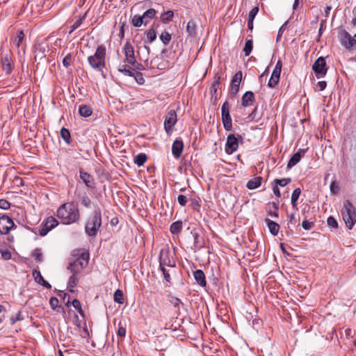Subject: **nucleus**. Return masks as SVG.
Instances as JSON below:
<instances>
[{"instance_id":"obj_39","label":"nucleus","mask_w":356,"mask_h":356,"mask_svg":"<svg viewBox=\"0 0 356 356\" xmlns=\"http://www.w3.org/2000/svg\"><path fill=\"white\" fill-rule=\"evenodd\" d=\"M168 300L178 310H179L180 305H183V302L179 298L173 296H169Z\"/></svg>"},{"instance_id":"obj_63","label":"nucleus","mask_w":356,"mask_h":356,"mask_svg":"<svg viewBox=\"0 0 356 356\" xmlns=\"http://www.w3.org/2000/svg\"><path fill=\"white\" fill-rule=\"evenodd\" d=\"M81 24H82V18H80L79 19L76 20L72 24V26H71V30H70V33H72L74 31H75L76 29H78L81 26Z\"/></svg>"},{"instance_id":"obj_29","label":"nucleus","mask_w":356,"mask_h":356,"mask_svg":"<svg viewBox=\"0 0 356 356\" xmlns=\"http://www.w3.org/2000/svg\"><path fill=\"white\" fill-rule=\"evenodd\" d=\"M79 280V277L76 274L72 273V275L70 277L67 283V288L69 289L70 292H74L73 289L77 285Z\"/></svg>"},{"instance_id":"obj_62","label":"nucleus","mask_w":356,"mask_h":356,"mask_svg":"<svg viewBox=\"0 0 356 356\" xmlns=\"http://www.w3.org/2000/svg\"><path fill=\"white\" fill-rule=\"evenodd\" d=\"M10 207V204L8 201L1 199L0 200V208L2 209H8Z\"/></svg>"},{"instance_id":"obj_18","label":"nucleus","mask_w":356,"mask_h":356,"mask_svg":"<svg viewBox=\"0 0 356 356\" xmlns=\"http://www.w3.org/2000/svg\"><path fill=\"white\" fill-rule=\"evenodd\" d=\"M80 178L86 186L88 188H94L95 182L94 179L91 175L85 172L82 168L79 169Z\"/></svg>"},{"instance_id":"obj_9","label":"nucleus","mask_w":356,"mask_h":356,"mask_svg":"<svg viewBox=\"0 0 356 356\" xmlns=\"http://www.w3.org/2000/svg\"><path fill=\"white\" fill-rule=\"evenodd\" d=\"M159 265L160 267L167 266L170 268L175 267V261L171 256L169 248L161 249L159 254Z\"/></svg>"},{"instance_id":"obj_51","label":"nucleus","mask_w":356,"mask_h":356,"mask_svg":"<svg viewBox=\"0 0 356 356\" xmlns=\"http://www.w3.org/2000/svg\"><path fill=\"white\" fill-rule=\"evenodd\" d=\"M134 76L135 78L136 81L138 83L143 85L145 83V79L141 72H136V73H134Z\"/></svg>"},{"instance_id":"obj_45","label":"nucleus","mask_w":356,"mask_h":356,"mask_svg":"<svg viewBox=\"0 0 356 356\" xmlns=\"http://www.w3.org/2000/svg\"><path fill=\"white\" fill-rule=\"evenodd\" d=\"M167 266H162L160 267L161 270L162 271L163 274L164 279L166 282H171V277H170V270L166 268Z\"/></svg>"},{"instance_id":"obj_42","label":"nucleus","mask_w":356,"mask_h":356,"mask_svg":"<svg viewBox=\"0 0 356 356\" xmlns=\"http://www.w3.org/2000/svg\"><path fill=\"white\" fill-rule=\"evenodd\" d=\"M160 39L165 45H167L171 40V35L168 31H165L161 33Z\"/></svg>"},{"instance_id":"obj_50","label":"nucleus","mask_w":356,"mask_h":356,"mask_svg":"<svg viewBox=\"0 0 356 356\" xmlns=\"http://www.w3.org/2000/svg\"><path fill=\"white\" fill-rule=\"evenodd\" d=\"M330 188L332 194L336 195L339 193V187L337 181L334 180L332 181Z\"/></svg>"},{"instance_id":"obj_53","label":"nucleus","mask_w":356,"mask_h":356,"mask_svg":"<svg viewBox=\"0 0 356 356\" xmlns=\"http://www.w3.org/2000/svg\"><path fill=\"white\" fill-rule=\"evenodd\" d=\"M23 318L22 317V312L19 311L17 314L16 317L11 316L10 318V322L11 325H14L17 321H22Z\"/></svg>"},{"instance_id":"obj_24","label":"nucleus","mask_w":356,"mask_h":356,"mask_svg":"<svg viewBox=\"0 0 356 356\" xmlns=\"http://www.w3.org/2000/svg\"><path fill=\"white\" fill-rule=\"evenodd\" d=\"M33 276L37 283L41 284L43 286L47 287V289H50L51 287V284H49L46 280H44L39 270H34L33 272Z\"/></svg>"},{"instance_id":"obj_1","label":"nucleus","mask_w":356,"mask_h":356,"mask_svg":"<svg viewBox=\"0 0 356 356\" xmlns=\"http://www.w3.org/2000/svg\"><path fill=\"white\" fill-rule=\"evenodd\" d=\"M57 217L62 223L70 225L79 221L80 218L79 211L74 202L64 203L59 207L56 213Z\"/></svg>"},{"instance_id":"obj_55","label":"nucleus","mask_w":356,"mask_h":356,"mask_svg":"<svg viewBox=\"0 0 356 356\" xmlns=\"http://www.w3.org/2000/svg\"><path fill=\"white\" fill-rule=\"evenodd\" d=\"M302 226L303 229H305V230H310L314 226V222H309L307 220H304L302 221Z\"/></svg>"},{"instance_id":"obj_32","label":"nucleus","mask_w":356,"mask_h":356,"mask_svg":"<svg viewBox=\"0 0 356 356\" xmlns=\"http://www.w3.org/2000/svg\"><path fill=\"white\" fill-rule=\"evenodd\" d=\"M197 26L195 23L191 20L188 22L186 26V32L188 33V35L191 37H195L197 34Z\"/></svg>"},{"instance_id":"obj_3","label":"nucleus","mask_w":356,"mask_h":356,"mask_svg":"<svg viewBox=\"0 0 356 356\" xmlns=\"http://www.w3.org/2000/svg\"><path fill=\"white\" fill-rule=\"evenodd\" d=\"M102 225V213L99 208H97L90 216L85 226V232L89 236H96Z\"/></svg>"},{"instance_id":"obj_57","label":"nucleus","mask_w":356,"mask_h":356,"mask_svg":"<svg viewBox=\"0 0 356 356\" xmlns=\"http://www.w3.org/2000/svg\"><path fill=\"white\" fill-rule=\"evenodd\" d=\"M2 258L6 260H9L11 259L12 254L11 252L8 250H4L0 251Z\"/></svg>"},{"instance_id":"obj_61","label":"nucleus","mask_w":356,"mask_h":356,"mask_svg":"<svg viewBox=\"0 0 356 356\" xmlns=\"http://www.w3.org/2000/svg\"><path fill=\"white\" fill-rule=\"evenodd\" d=\"M81 203L85 207L89 208L91 205V200L88 197L84 196L81 200Z\"/></svg>"},{"instance_id":"obj_14","label":"nucleus","mask_w":356,"mask_h":356,"mask_svg":"<svg viewBox=\"0 0 356 356\" xmlns=\"http://www.w3.org/2000/svg\"><path fill=\"white\" fill-rule=\"evenodd\" d=\"M15 223L7 215L0 216V234H7L13 228Z\"/></svg>"},{"instance_id":"obj_17","label":"nucleus","mask_w":356,"mask_h":356,"mask_svg":"<svg viewBox=\"0 0 356 356\" xmlns=\"http://www.w3.org/2000/svg\"><path fill=\"white\" fill-rule=\"evenodd\" d=\"M242 76V72L238 71L232 77L230 86V93L232 95H236L238 92Z\"/></svg>"},{"instance_id":"obj_56","label":"nucleus","mask_w":356,"mask_h":356,"mask_svg":"<svg viewBox=\"0 0 356 356\" xmlns=\"http://www.w3.org/2000/svg\"><path fill=\"white\" fill-rule=\"evenodd\" d=\"M259 12V7L255 6L254 7L249 13L248 14V19L253 20L254 19L256 15H257Z\"/></svg>"},{"instance_id":"obj_52","label":"nucleus","mask_w":356,"mask_h":356,"mask_svg":"<svg viewBox=\"0 0 356 356\" xmlns=\"http://www.w3.org/2000/svg\"><path fill=\"white\" fill-rule=\"evenodd\" d=\"M58 303H59V301H58V299L56 297H52L50 298V300H49V305L51 306V307L54 309V310H56L57 308H58Z\"/></svg>"},{"instance_id":"obj_37","label":"nucleus","mask_w":356,"mask_h":356,"mask_svg":"<svg viewBox=\"0 0 356 356\" xmlns=\"http://www.w3.org/2000/svg\"><path fill=\"white\" fill-rule=\"evenodd\" d=\"M253 49V41L252 40H247L243 47V51L245 56H248Z\"/></svg>"},{"instance_id":"obj_43","label":"nucleus","mask_w":356,"mask_h":356,"mask_svg":"<svg viewBox=\"0 0 356 356\" xmlns=\"http://www.w3.org/2000/svg\"><path fill=\"white\" fill-rule=\"evenodd\" d=\"M291 181V178L275 179L274 180V182L275 183V185L277 186H280L282 187L286 186Z\"/></svg>"},{"instance_id":"obj_33","label":"nucleus","mask_w":356,"mask_h":356,"mask_svg":"<svg viewBox=\"0 0 356 356\" xmlns=\"http://www.w3.org/2000/svg\"><path fill=\"white\" fill-rule=\"evenodd\" d=\"M147 160V155L145 153H140L134 158V163L140 167L143 165Z\"/></svg>"},{"instance_id":"obj_5","label":"nucleus","mask_w":356,"mask_h":356,"mask_svg":"<svg viewBox=\"0 0 356 356\" xmlns=\"http://www.w3.org/2000/svg\"><path fill=\"white\" fill-rule=\"evenodd\" d=\"M88 261L89 252L83 251L75 261L69 264L67 269L72 273L79 275L88 266Z\"/></svg>"},{"instance_id":"obj_25","label":"nucleus","mask_w":356,"mask_h":356,"mask_svg":"<svg viewBox=\"0 0 356 356\" xmlns=\"http://www.w3.org/2000/svg\"><path fill=\"white\" fill-rule=\"evenodd\" d=\"M265 222L269 229L270 232L273 236H277L280 230V225L269 218H266Z\"/></svg>"},{"instance_id":"obj_21","label":"nucleus","mask_w":356,"mask_h":356,"mask_svg":"<svg viewBox=\"0 0 356 356\" xmlns=\"http://www.w3.org/2000/svg\"><path fill=\"white\" fill-rule=\"evenodd\" d=\"M255 101L254 94L251 91L245 92L242 96L241 105L243 107L252 106Z\"/></svg>"},{"instance_id":"obj_8","label":"nucleus","mask_w":356,"mask_h":356,"mask_svg":"<svg viewBox=\"0 0 356 356\" xmlns=\"http://www.w3.org/2000/svg\"><path fill=\"white\" fill-rule=\"evenodd\" d=\"M1 65L2 70L6 74L11 73L14 68V62L13 60V54L11 52H2L1 55Z\"/></svg>"},{"instance_id":"obj_10","label":"nucleus","mask_w":356,"mask_h":356,"mask_svg":"<svg viewBox=\"0 0 356 356\" xmlns=\"http://www.w3.org/2000/svg\"><path fill=\"white\" fill-rule=\"evenodd\" d=\"M177 122V115L175 110H170L165 117L164 129L168 135L171 134L173 127Z\"/></svg>"},{"instance_id":"obj_26","label":"nucleus","mask_w":356,"mask_h":356,"mask_svg":"<svg viewBox=\"0 0 356 356\" xmlns=\"http://www.w3.org/2000/svg\"><path fill=\"white\" fill-rule=\"evenodd\" d=\"M118 70H119V72H122V74H124L126 76H133L134 74V71L138 70L134 69V67L131 65H129L127 63V65H121L119 67Z\"/></svg>"},{"instance_id":"obj_7","label":"nucleus","mask_w":356,"mask_h":356,"mask_svg":"<svg viewBox=\"0 0 356 356\" xmlns=\"http://www.w3.org/2000/svg\"><path fill=\"white\" fill-rule=\"evenodd\" d=\"M229 104L225 101L221 107L222 122L225 129L227 131H232V122L229 113Z\"/></svg>"},{"instance_id":"obj_60","label":"nucleus","mask_w":356,"mask_h":356,"mask_svg":"<svg viewBox=\"0 0 356 356\" xmlns=\"http://www.w3.org/2000/svg\"><path fill=\"white\" fill-rule=\"evenodd\" d=\"M187 198L184 195H179L177 197V202L181 206H185L187 203Z\"/></svg>"},{"instance_id":"obj_31","label":"nucleus","mask_w":356,"mask_h":356,"mask_svg":"<svg viewBox=\"0 0 356 356\" xmlns=\"http://www.w3.org/2000/svg\"><path fill=\"white\" fill-rule=\"evenodd\" d=\"M79 113L81 116L88 118L92 113L90 106L87 105H81L79 108Z\"/></svg>"},{"instance_id":"obj_2","label":"nucleus","mask_w":356,"mask_h":356,"mask_svg":"<svg viewBox=\"0 0 356 356\" xmlns=\"http://www.w3.org/2000/svg\"><path fill=\"white\" fill-rule=\"evenodd\" d=\"M106 48L105 45H99L93 55L88 57V62L93 70L98 72H103L106 68Z\"/></svg>"},{"instance_id":"obj_15","label":"nucleus","mask_w":356,"mask_h":356,"mask_svg":"<svg viewBox=\"0 0 356 356\" xmlns=\"http://www.w3.org/2000/svg\"><path fill=\"white\" fill-rule=\"evenodd\" d=\"M339 38L341 45L346 49H350L356 44V40L345 30L339 33Z\"/></svg>"},{"instance_id":"obj_16","label":"nucleus","mask_w":356,"mask_h":356,"mask_svg":"<svg viewBox=\"0 0 356 356\" xmlns=\"http://www.w3.org/2000/svg\"><path fill=\"white\" fill-rule=\"evenodd\" d=\"M238 147V140L234 134H229L227 138L225 143V152L232 154L237 150Z\"/></svg>"},{"instance_id":"obj_59","label":"nucleus","mask_w":356,"mask_h":356,"mask_svg":"<svg viewBox=\"0 0 356 356\" xmlns=\"http://www.w3.org/2000/svg\"><path fill=\"white\" fill-rule=\"evenodd\" d=\"M295 223H296L295 215L293 214V213L288 214L287 215V225H288V227L289 228V225H294Z\"/></svg>"},{"instance_id":"obj_6","label":"nucleus","mask_w":356,"mask_h":356,"mask_svg":"<svg viewBox=\"0 0 356 356\" xmlns=\"http://www.w3.org/2000/svg\"><path fill=\"white\" fill-rule=\"evenodd\" d=\"M123 53L125 57V62L131 65L134 69L142 70L143 65L136 60L134 54V48L130 41L127 40L123 47Z\"/></svg>"},{"instance_id":"obj_35","label":"nucleus","mask_w":356,"mask_h":356,"mask_svg":"<svg viewBox=\"0 0 356 356\" xmlns=\"http://www.w3.org/2000/svg\"><path fill=\"white\" fill-rule=\"evenodd\" d=\"M173 17H174V13H173V11L168 10V11L163 13L161 15V20L163 23H167V22L172 21Z\"/></svg>"},{"instance_id":"obj_20","label":"nucleus","mask_w":356,"mask_h":356,"mask_svg":"<svg viewBox=\"0 0 356 356\" xmlns=\"http://www.w3.org/2000/svg\"><path fill=\"white\" fill-rule=\"evenodd\" d=\"M48 46L46 43L42 42L35 45V58H39L42 59L46 56Z\"/></svg>"},{"instance_id":"obj_23","label":"nucleus","mask_w":356,"mask_h":356,"mask_svg":"<svg viewBox=\"0 0 356 356\" xmlns=\"http://www.w3.org/2000/svg\"><path fill=\"white\" fill-rule=\"evenodd\" d=\"M193 276L197 284L203 287L206 286V277L204 272L202 270H196L193 273Z\"/></svg>"},{"instance_id":"obj_47","label":"nucleus","mask_w":356,"mask_h":356,"mask_svg":"<svg viewBox=\"0 0 356 356\" xmlns=\"http://www.w3.org/2000/svg\"><path fill=\"white\" fill-rule=\"evenodd\" d=\"M126 332H127V330H126L125 326L123 325L121 322H120L118 323V331H117L118 336L120 337H124L126 335Z\"/></svg>"},{"instance_id":"obj_27","label":"nucleus","mask_w":356,"mask_h":356,"mask_svg":"<svg viewBox=\"0 0 356 356\" xmlns=\"http://www.w3.org/2000/svg\"><path fill=\"white\" fill-rule=\"evenodd\" d=\"M261 177H256L247 183V188L250 190L256 189L261 186Z\"/></svg>"},{"instance_id":"obj_41","label":"nucleus","mask_w":356,"mask_h":356,"mask_svg":"<svg viewBox=\"0 0 356 356\" xmlns=\"http://www.w3.org/2000/svg\"><path fill=\"white\" fill-rule=\"evenodd\" d=\"M131 24L134 26L139 27L143 24H145V22L140 15H135L131 20Z\"/></svg>"},{"instance_id":"obj_64","label":"nucleus","mask_w":356,"mask_h":356,"mask_svg":"<svg viewBox=\"0 0 356 356\" xmlns=\"http://www.w3.org/2000/svg\"><path fill=\"white\" fill-rule=\"evenodd\" d=\"M327 83L324 81H318L317 83V88L320 91L323 90L326 88Z\"/></svg>"},{"instance_id":"obj_11","label":"nucleus","mask_w":356,"mask_h":356,"mask_svg":"<svg viewBox=\"0 0 356 356\" xmlns=\"http://www.w3.org/2000/svg\"><path fill=\"white\" fill-rule=\"evenodd\" d=\"M312 69L318 79L325 76L327 73L326 62L323 57H319L314 63Z\"/></svg>"},{"instance_id":"obj_46","label":"nucleus","mask_w":356,"mask_h":356,"mask_svg":"<svg viewBox=\"0 0 356 356\" xmlns=\"http://www.w3.org/2000/svg\"><path fill=\"white\" fill-rule=\"evenodd\" d=\"M32 256L38 262H41L42 260V254L41 252V250L39 248H36L33 251Z\"/></svg>"},{"instance_id":"obj_34","label":"nucleus","mask_w":356,"mask_h":356,"mask_svg":"<svg viewBox=\"0 0 356 356\" xmlns=\"http://www.w3.org/2000/svg\"><path fill=\"white\" fill-rule=\"evenodd\" d=\"M300 193L301 190L300 188H296L292 193L291 202L293 208H297V201L300 195Z\"/></svg>"},{"instance_id":"obj_49","label":"nucleus","mask_w":356,"mask_h":356,"mask_svg":"<svg viewBox=\"0 0 356 356\" xmlns=\"http://www.w3.org/2000/svg\"><path fill=\"white\" fill-rule=\"evenodd\" d=\"M72 305L74 307V309H76L81 316H83V312L81 309V302L79 300L74 299L72 302Z\"/></svg>"},{"instance_id":"obj_22","label":"nucleus","mask_w":356,"mask_h":356,"mask_svg":"<svg viewBox=\"0 0 356 356\" xmlns=\"http://www.w3.org/2000/svg\"><path fill=\"white\" fill-rule=\"evenodd\" d=\"M304 153V149H299L296 153L293 154V156L291 157L287 163V168L291 169V168L295 166L298 163H299Z\"/></svg>"},{"instance_id":"obj_4","label":"nucleus","mask_w":356,"mask_h":356,"mask_svg":"<svg viewBox=\"0 0 356 356\" xmlns=\"http://www.w3.org/2000/svg\"><path fill=\"white\" fill-rule=\"evenodd\" d=\"M341 215L346 227L351 229L356 222V209L348 200L343 202Z\"/></svg>"},{"instance_id":"obj_40","label":"nucleus","mask_w":356,"mask_h":356,"mask_svg":"<svg viewBox=\"0 0 356 356\" xmlns=\"http://www.w3.org/2000/svg\"><path fill=\"white\" fill-rule=\"evenodd\" d=\"M73 59H74V58H73V56L72 54L69 53L67 55H65L63 59V66L65 68H68L71 65V64L73 61Z\"/></svg>"},{"instance_id":"obj_19","label":"nucleus","mask_w":356,"mask_h":356,"mask_svg":"<svg viewBox=\"0 0 356 356\" xmlns=\"http://www.w3.org/2000/svg\"><path fill=\"white\" fill-rule=\"evenodd\" d=\"M184 149V143L181 140H175L172 146V154L175 158L179 159Z\"/></svg>"},{"instance_id":"obj_58","label":"nucleus","mask_w":356,"mask_h":356,"mask_svg":"<svg viewBox=\"0 0 356 356\" xmlns=\"http://www.w3.org/2000/svg\"><path fill=\"white\" fill-rule=\"evenodd\" d=\"M220 85V77H217L216 79L213 82L211 86V91L212 92H216L218 88Z\"/></svg>"},{"instance_id":"obj_54","label":"nucleus","mask_w":356,"mask_h":356,"mask_svg":"<svg viewBox=\"0 0 356 356\" xmlns=\"http://www.w3.org/2000/svg\"><path fill=\"white\" fill-rule=\"evenodd\" d=\"M327 223L329 227L332 228H337L338 225L336 219L332 216H330L327 218Z\"/></svg>"},{"instance_id":"obj_13","label":"nucleus","mask_w":356,"mask_h":356,"mask_svg":"<svg viewBox=\"0 0 356 356\" xmlns=\"http://www.w3.org/2000/svg\"><path fill=\"white\" fill-rule=\"evenodd\" d=\"M58 225V220L53 216L48 217L42 224V227L39 230L41 236H45L49 231Z\"/></svg>"},{"instance_id":"obj_12","label":"nucleus","mask_w":356,"mask_h":356,"mask_svg":"<svg viewBox=\"0 0 356 356\" xmlns=\"http://www.w3.org/2000/svg\"><path fill=\"white\" fill-rule=\"evenodd\" d=\"M282 63L280 60H279L276 63V65L273 71L271 76L268 83V86L270 88H273L278 84L282 71Z\"/></svg>"},{"instance_id":"obj_28","label":"nucleus","mask_w":356,"mask_h":356,"mask_svg":"<svg viewBox=\"0 0 356 356\" xmlns=\"http://www.w3.org/2000/svg\"><path fill=\"white\" fill-rule=\"evenodd\" d=\"M183 223L181 220L174 222L171 224L170 231L173 234H178L182 230Z\"/></svg>"},{"instance_id":"obj_38","label":"nucleus","mask_w":356,"mask_h":356,"mask_svg":"<svg viewBox=\"0 0 356 356\" xmlns=\"http://www.w3.org/2000/svg\"><path fill=\"white\" fill-rule=\"evenodd\" d=\"M114 301L119 304H122L124 302V294L122 290L118 289L114 293Z\"/></svg>"},{"instance_id":"obj_36","label":"nucleus","mask_w":356,"mask_h":356,"mask_svg":"<svg viewBox=\"0 0 356 356\" xmlns=\"http://www.w3.org/2000/svg\"><path fill=\"white\" fill-rule=\"evenodd\" d=\"M60 136L67 144L71 143V134L70 131L66 128H62L60 130Z\"/></svg>"},{"instance_id":"obj_30","label":"nucleus","mask_w":356,"mask_h":356,"mask_svg":"<svg viewBox=\"0 0 356 356\" xmlns=\"http://www.w3.org/2000/svg\"><path fill=\"white\" fill-rule=\"evenodd\" d=\"M156 13V12L154 8H149L146 10L143 15H141L145 22V24H147L151 19H152L154 17Z\"/></svg>"},{"instance_id":"obj_44","label":"nucleus","mask_w":356,"mask_h":356,"mask_svg":"<svg viewBox=\"0 0 356 356\" xmlns=\"http://www.w3.org/2000/svg\"><path fill=\"white\" fill-rule=\"evenodd\" d=\"M146 36L149 43L154 42L156 38V33L155 30L154 29H149L147 32Z\"/></svg>"},{"instance_id":"obj_48","label":"nucleus","mask_w":356,"mask_h":356,"mask_svg":"<svg viewBox=\"0 0 356 356\" xmlns=\"http://www.w3.org/2000/svg\"><path fill=\"white\" fill-rule=\"evenodd\" d=\"M24 37V32L22 31H19L17 32V35L16 38L15 39L14 43L17 47H19L21 42H22Z\"/></svg>"}]
</instances>
